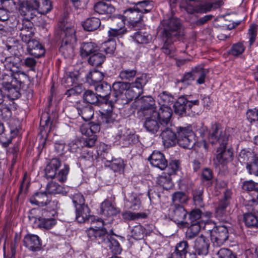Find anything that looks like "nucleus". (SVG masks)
Returning a JSON list of instances; mask_svg holds the SVG:
<instances>
[{
    "label": "nucleus",
    "instance_id": "7c9ffc66",
    "mask_svg": "<svg viewBox=\"0 0 258 258\" xmlns=\"http://www.w3.org/2000/svg\"><path fill=\"white\" fill-rule=\"evenodd\" d=\"M133 4L136 10L143 15L150 12L153 8V2L149 0L134 3Z\"/></svg>",
    "mask_w": 258,
    "mask_h": 258
},
{
    "label": "nucleus",
    "instance_id": "8fccbe9b",
    "mask_svg": "<svg viewBox=\"0 0 258 258\" xmlns=\"http://www.w3.org/2000/svg\"><path fill=\"white\" fill-rule=\"evenodd\" d=\"M14 72H9L8 73H4L1 78V84L4 88L12 86L15 81H18L16 77H13Z\"/></svg>",
    "mask_w": 258,
    "mask_h": 258
},
{
    "label": "nucleus",
    "instance_id": "bb28decb",
    "mask_svg": "<svg viewBox=\"0 0 258 258\" xmlns=\"http://www.w3.org/2000/svg\"><path fill=\"white\" fill-rule=\"evenodd\" d=\"M22 82L20 81H15L12 86L5 89L7 91L8 97L11 100H15L19 98L21 96L20 92V89L22 87Z\"/></svg>",
    "mask_w": 258,
    "mask_h": 258
},
{
    "label": "nucleus",
    "instance_id": "9d476101",
    "mask_svg": "<svg viewBox=\"0 0 258 258\" xmlns=\"http://www.w3.org/2000/svg\"><path fill=\"white\" fill-rule=\"evenodd\" d=\"M76 219L78 223H90L91 225L100 219L90 214V209L87 205L80 206L76 209Z\"/></svg>",
    "mask_w": 258,
    "mask_h": 258
},
{
    "label": "nucleus",
    "instance_id": "58836bf2",
    "mask_svg": "<svg viewBox=\"0 0 258 258\" xmlns=\"http://www.w3.org/2000/svg\"><path fill=\"white\" fill-rule=\"evenodd\" d=\"M134 136L133 134L128 133L125 128H122L118 130L116 138L120 143H122L124 145L126 146L131 143Z\"/></svg>",
    "mask_w": 258,
    "mask_h": 258
},
{
    "label": "nucleus",
    "instance_id": "de8ad7c7",
    "mask_svg": "<svg viewBox=\"0 0 258 258\" xmlns=\"http://www.w3.org/2000/svg\"><path fill=\"white\" fill-rule=\"evenodd\" d=\"M157 183L160 186H162L164 189L166 190L170 189L173 186V183L169 174L163 173L159 176L157 178Z\"/></svg>",
    "mask_w": 258,
    "mask_h": 258
},
{
    "label": "nucleus",
    "instance_id": "bf43d9fd",
    "mask_svg": "<svg viewBox=\"0 0 258 258\" xmlns=\"http://www.w3.org/2000/svg\"><path fill=\"white\" fill-rule=\"evenodd\" d=\"M200 229V226L198 222L193 223L188 228L186 232V237L190 239L194 238L198 234Z\"/></svg>",
    "mask_w": 258,
    "mask_h": 258
},
{
    "label": "nucleus",
    "instance_id": "cd10ccee",
    "mask_svg": "<svg viewBox=\"0 0 258 258\" xmlns=\"http://www.w3.org/2000/svg\"><path fill=\"white\" fill-rule=\"evenodd\" d=\"M79 73L77 72H67L62 79V84L66 87L77 84Z\"/></svg>",
    "mask_w": 258,
    "mask_h": 258
},
{
    "label": "nucleus",
    "instance_id": "6e6d98bb",
    "mask_svg": "<svg viewBox=\"0 0 258 258\" xmlns=\"http://www.w3.org/2000/svg\"><path fill=\"white\" fill-rule=\"evenodd\" d=\"M123 219L125 220H134L140 218H145L147 215L144 213H133L130 211H125L122 213Z\"/></svg>",
    "mask_w": 258,
    "mask_h": 258
},
{
    "label": "nucleus",
    "instance_id": "13d9d810",
    "mask_svg": "<svg viewBox=\"0 0 258 258\" xmlns=\"http://www.w3.org/2000/svg\"><path fill=\"white\" fill-rule=\"evenodd\" d=\"M189 245L187 242L183 240L177 243L174 251L185 258L186 254L187 253Z\"/></svg>",
    "mask_w": 258,
    "mask_h": 258
},
{
    "label": "nucleus",
    "instance_id": "2eb2a0df",
    "mask_svg": "<svg viewBox=\"0 0 258 258\" xmlns=\"http://www.w3.org/2000/svg\"><path fill=\"white\" fill-rule=\"evenodd\" d=\"M233 152L231 149H226V146H221L217 149L216 160L219 164L224 165L232 161Z\"/></svg>",
    "mask_w": 258,
    "mask_h": 258
},
{
    "label": "nucleus",
    "instance_id": "dca6fc26",
    "mask_svg": "<svg viewBox=\"0 0 258 258\" xmlns=\"http://www.w3.org/2000/svg\"><path fill=\"white\" fill-rule=\"evenodd\" d=\"M23 243L25 246L32 251L39 250L41 248L40 239L36 235H26L24 238Z\"/></svg>",
    "mask_w": 258,
    "mask_h": 258
},
{
    "label": "nucleus",
    "instance_id": "a878e982",
    "mask_svg": "<svg viewBox=\"0 0 258 258\" xmlns=\"http://www.w3.org/2000/svg\"><path fill=\"white\" fill-rule=\"evenodd\" d=\"M61 165L60 161L58 158L52 159L47 165L45 169L46 177L53 178L55 177L56 171Z\"/></svg>",
    "mask_w": 258,
    "mask_h": 258
},
{
    "label": "nucleus",
    "instance_id": "72a5a7b5",
    "mask_svg": "<svg viewBox=\"0 0 258 258\" xmlns=\"http://www.w3.org/2000/svg\"><path fill=\"white\" fill-rule=\"evenodd\" d=\"M142 104L141 109L143 111H148L150 114H152L153 110H155V101L151 96L143 97L141 99Z\"/></svg>",
    "mask_w": 258,
    "mask_h": 258
},
{
    "label": "nucleus",
    "instance_id": "39448f33",
    "mask_svg": "<svg viewBox=\"0 0 258 258\" xmlns=\"http://www.w3.org/2000/svg\"><path fill=\"white\" fill-rule=\"evenodd\" d=\"M98 226L94 224L91 225L87 230V235L90 240L98 244H106L107 240H108L109 235L106 230L103 228L104 221L101 219L97 220Z\"/></svg>",
    "mask_w": 258,
    "mask_h": 258
},
{
    "label": "nucleus",
    "instance_id": "9b49d317",
    "mask_svg": "<svg viewBox=\"0 0 258 258\" xmlns=\"http://www.w3.org/2000/svg\"><path fill=\"white\" fill-rule=\"evenodd\" d=\"M228 238L227 228L224 226H218L212 231L211 240L213 245L216 247L221 246Z\"/></svg>",
    "mask_w": 258,
    "mask_h": 258
},
{
    "label": "nucleus",
    "instance_id": "aec40b11",
    "mask_svg": "<svg viewBox=\"0 0 258 258\" xmlns=\"http://www.w3.org/2000/svg\"><path fill=\"white\" fill-rule=\"evenodd\" d=\"M187 215V212L184 208L181 206H175L169 214L171 220L177 223H183L185 222Z\"/></svg>",
    "mask_w": 258,
    "mask_h": 258
},
{
    "label": "nucleus",
    "instance_id": "c9c22d12",
    "mask_svg": "<svg viewBox=\"0 0 258 258\" xmlns=\"http://www.w3.org/2000/svg\"><path fill=\"white\" fill-rule=\"evenodd\" d=\"M62 40H66L67 41H72V42H76L77 39L75 35L76 31L74 27L70 25H68L62 28Z\"/></svg>",
    "mask_w": 258,
    "mask_h": 258
},
{
    "label": "nucleus",
    "instance_id": "49530a36",
    "mask_svg": "<svg viewBox=\"0 0 258 258\" xmlns=\"http://www.w3.org/2000/svg\"><path fill=\"white\" fill-rule=\"evenodd\" d=\"M163 38L164 41V44L162 47L163 52L166 55H169L170 57L173 56L175 48L173 43L177 39L172 38L167 39V38Z\"/></svg>",
    "mask_w": 258,
    "mask_h": 258
},
{
    "label": "nucleus",
    "instance_id": "0eeeda50",
    "mask_svg": "<svg viewBox=\"0 0 258 258\" xmlns=\"http://www.w3.org/2000/svg\"><path fill=\"white\" fill-rule=\"evenodd\" d=\"M177 143L185 149H191L195 144L194 133L190 126L179 127L177 129Z\"/></svg>",
    "mask_w": 258,
    "mask_h": 258
},
{
    "label": "nucleus",
    "instance_id": "e2e57ef3",
    "mask_svg": "<svg viewBox=\"0 0 258 258\" xmlns=\"http://www.w3.org/2000/svg\"><path fill=\"white\" fill-rule=\"evenodd\" d=\"M110 168L114 172H120L123 170L124 163L123 161L120 159H115L111 161L108 165Z\"/></svg>",
    "mask_w": 258,
    "mask_h": 258
},
{
    "label": "nucleus",
    "instance_id": "a18cd8bd",
    "mask_svg": "<svg viewBox=\"0 0 258 258\" xmlns=\"http://www.w3.org/2000/svg\"><path fill=\"white\" fill-rule=\"evenodd\" d=\"M5 68L9 72H17L19 63L16 62V57L15 56H9L2 60Z\"/></svg>",
    "mask_w": 258,
    "mask_h": 258
},
{
    "label": "nucleus",
    "instance_id": "0e129e2a",
    "mask_svg": "<svg viewBox=\"0 0 258 258\" xmlns=\"http://www.w3.org/2000/svg\"><path fill=\"white\" fill-rule=\"evenodd\" d=\"M218 258H236V255L228 248H220L216 253Z\"/></svg>",
    "mask_w": 258,
    "mask_h": 258
},
{
    "label": "nucleus",
    "instance_id": "c03bdc74",
    "mask_svg": "<svg viewBox=\"0 0 258 258\" xmlns=\"http://www.w3.org/2000/svg\"><path fill=\"white\" fill-rule=\"evenodd\" d=\"M78 113L84 120H89L94 115V110L91 105L87 104L78 108Z\"/></svg>",
    "mask_w": 258,
    "mask_h": 258
},
{
    "label": "nucleus",
    "instance_id": "052dcab7",
    "mask_svg": "<svg viewBox=\"0 0 258 258\" xmlns=\"http://www.w3.org/2000/svg\"><path fill=\"white\" fill-rule=\"evenodd\" d=\"M187 199V196L183 192H176L172 196V201L175 205L185 203Z\"/></svg>",
    "mask_w": 258,
    "mask_h": 258
},
{
    "label": "nucleus",
    "instance_id": "37998d69",
    "mask_svg": "<svg viewBox=\"0 0 258 258\" xmlns=\"http://www.w3.org/2000/svg\"><path fill=\"white\" fill-rule=\"evenodd\" d=\"M101 25L99 19L92 17L87 19L83 24L84 29L88 31H92L96 30Z\"/></svg>",
    "mask_w": 258,
    "mask_h": 258
},
{
    "label": "nucleus",
    "instance_id": "20e7f679",
    "mask_svg": "<svg viewBox=\"0 0 258 258\" xmlns=\"http://www.w3.org/2000/svg\"><path fill=\"white\" fill-rule=\"evenodd\" d=\"M163 26V38L178 39L183 35L180 22L176 17L164 20Z\"/></svg>",
    "mask_w": 258,
    "mask_h": 258
},
{
    "label": "nucleus",
    "instance_id": "c85d7f7f",
    "mask_svg": "<svg viewBox=\"0 0 258 258\" xmlns=\"http://www.w3.org/2000/svg\"><path fill=\"white\" fill-rule=\"evenodd\" d=\"M150 115V117L146 118L144 123V126L148 132L152 134H155L160 127L158 122L159 121L157 117H152V113Z\"/></svg>",
    "mask_w": 258,
    "mask_h": 258
},
{
    "label": "nucleus",
    "instance_id": "603ef678",
    "mask_svg": "<svg viewBox=\"0 0 258 258\" xmlns=\"http://www.w3.org/2000/svg\"><path fill=\"white\" fill-rule=\"evenodd\" d=\"M40 217L38 219V226L46 229L53 227L56 223V220L53 218Z\"/></svg>",
    "mask_w": 258,
    "mask_h": 258
},
{
    "label": "nucleus",
    "instance_id": "f03ea898",
    "mask_svg": "<svg viewBox=\"0 0 258 258\" xmlns=\"http://www.w3.org/2000/svg\"><path fill=\"white\" fill-rule=\"evenodd\" d=\"M30 202L39 207H45L42 210V216H54L57 209L58 203L57 201H51L45 191L36 192L30 198Z\"/></svg>",
    "mask_w": 258,
    "mask_h": 258
},
{
    "label": "nucleus",
    "instance_id": "f3484780",
    "mask_svg": "<svg viewBox=\"0 0 258 258\" xmlns=\"http://www.w3.org/2000/svg\"><path fill=\"white\" fill-rule=\"evenodd\" d=\"M209 240L203 235L197 238L195 242L194 249L199 255H206L208 253L209 247Z\"/></svg>",
    "mask_w": 258,
    "mask_h": 258
},
{
    "label": "nucleus",
    "instance_id": "338daca9",
    "mask_svg": "<svg viewBox=\"0 0 258 258\" xmlns=\"http://www.w3.org/2000/svg\"><path fill=\"white\" fill-rule=\"evenodd\" d=\"M245 50V47L242 43L238 42L232 45L229 53L234 56L241 54Z\"/></svg>",
    "mask_w": 258,
    "mask_h": 258
},
{
    "label": "nucleus",
    "instance_id": "6e6552de",
    "mask_svg": "<svg viewBox=\"0 0 258 258\" xmlns=\"http://www.w3.org/2000/svg\"><path fill=\"white\" fill-rule=\"evenodd\" d=\"M123 16L125 21L128 23V27L131 29L140 30L144 27L143 17L144 15L140 13L134 7L123 11Z\"/></svg>",
    "mask_w": 258,
    "mask_h": 258
},
{
    "label": "nucleus",
    "instance_id": "4d7b16f0",
    "mask_svg": "<svg viewBox=\"0 0 258 258\" xmlns=\"http://www.w3.org/2000/svg\"><path fill=\"white\" fill-rule=\"evenodd\" d=\"M229 204V202L226 198L221 200L219 203L218 207L216 209V215L217 217L222 218L225 214L226 208Z\"/></svg>",
    "mask_w": 258,
    "mask_h": 258
},
{
    "label": "nucleus",
    "instance_id": "f8f14e48",
    "mask_svg": "<svg viewBox=\"0 0 258 258\" xmlns=\"http://www.w3.org/2000/svg\"><path fill=\"white\" fill-rule=\"evenodd\" d=\"M96 94L99 99H102L104 102L110 106V101L112 99V94H110L111 88L109 84L106 82H102L95 86Z\"/></svg>",
    "mask_w": 258,
    "mask_h": 258
},
{
    "label": "nucleus",
    "instance_id": "09e8293b",
    "mask_svg": "<svg viewBox=\"0 0 258 258\" xmlns=\"http://www.w3.org/2000/svg\"><path fill=\"white\" fill-rule=\"evenodd\" d=\"M208 71L201 67L196 68L192 70V74L194 80H196L199 84H202L205 82V79Z\"/></svg>",
    "mask_w": 258,
    "mask_h": 258
},
{
    "label": "nucleus",
    "instance_id": "1a4fd4ad",
    "mask_svg": "<svg viewBox=\"0 0 258 258\" xmlns=\"http://www.w3.org/2000/svg\"><path fill=\"white\" fill-rule=\"evenodd\" d=\"M112 28L108 30L109 37H121L126 32L125 27V19L121 15L113 16L111 18Z\"/></svg>",
    "mask_w": 258,
    "mask_h": 258
},
{
    "label": "nucleus",
    "instance_id": "7ed1b4c3",
    "mask_svg": "<svg viewBox=\"0 0 258 258\" xmlns=\"http://www.w3.org/2000/svg\"><path fill=\"white\" fill-rule=\"evenodd\" d=\"M180 3V7L184 9L187 13L193 14L195 13H205L211 11L212 9L219 8L222 4L221 1H216L211 3H208L204 5L197 4L192 5L189 2L199 0H182Z\"/></svg>",
    "mask_w": 258,
    "mask_h": 258
},
{
    "label": "nucleus",
    "instance_id": "4be33fe9",
    "mask_svg": "<svg viewBox=\"0 0 258 258\" xmlns=\"http://www.w3.org/2000/svg\"><path fill=\"white\" fill-rule=\"evenodd\" d=\"M26 43L27 44L28 51L31 55L36 57H40L44 55V48L38 41L31 39Z\"/></svg>",
    "mask_w": 258,
    "mask_h": 258
},
{
    "label": "nucleus",
    "instance_id": "a211bd4d",
    "mask_svg": "<svg viewBox=\"0 0 258 258\" xmlns=\"http://www.w3.org/2000/svg\"><path fill=\"white\" fill-rule=\"evenodd\" d=\"M160 136L164 146L167 148L173 146L177 143V136L169 128L163 130Z\"/></svg>",
    "mask_w": 258,
    "mask_h": 258
},
{
    "label": "nucleus",
    "instance_id": "3c124183",
    "mask_svg": "<svg viewBox=\"0 0 258 258\" xmlns=\"http://www.w3.org/2000/svg\"><path fill=\"white\" fill-rule=\"evenodd\" d=\"M105 245L108 247L114 254H120L121 252L122 248L119 242L112 236L109 237Z\"/></svg>",
    "mask_w": 258,
    "mask_h": 258
},
{
    "label": "nucleus",
    "instance_id": "f257e3e1",
    "mask_svg": "<svg viewBox=\"0 0 258 258\" xmlns=\"http://www.w3.org/2000/svg\"><path fill=\"white\" fill-rule=\"evenodd\" d=\"M148 80L145 74L138 77L135 81L132 83L115 82L112 85L114 93L112 94V99L110 101L111 108L117 100L119 95L125 91V95L128 100L139 97L143 92V87L147 84Z\"/></svg>",
    "mask_w": 258,
    "mask_h": 258
},
{
    "label": "nucleus",
    "instance_id": "5701e85b",
    "mask_svg": "<svg viewBox=\"0 0 258 258\" xmlns=\"http://www.w3.org/2000/svg\"><path fill=\"white\" fill-rule=\"evenodd\" d=\"M100 208L102 215L111 218L109 222L112 221V216L116 215L119 212V210L107 200H105L101 203Z\"/></svg>",
    "mask_w": 258,
    "mask_h": 258
},
{
    "label": "nucleus",
    "instance_id": "c756f323",
    "mask_svg": "<svg viewBox=\"0 0 258 258\" xmlns=\"http://www.w3.org/2000/svg\"><path fill=\"white\" fill-rule=\"evenodd\" d=\"M174 111L176 114L182 115L188 109L185 96L179 97L174 104Z\"/></svg>",
    "mask_w": 258,
    "mask_h": 258
},
{
    "label": "nucleus",
    "instance_id": "69168bd1",
    "mask_svg": "<svg viewBox=\"0 0 258 258\" xmlns=\"http://www.w3.org/2000/svg\"><path fill=\"white\" fill-rule=\"evenodd\" d=\"M116 48V43L114 40L110 39L104 42L102 44V49L106 53L112 54Z\"/></svg>",
    "mask_w": 258,
    "mask_h": 258
},
{
    "label": "nucleus",
    "instance_id": "6ab92c4d",
    "mask_svg": "<svg viewBox=\"0 0 258 258\" xmlns=\"http://www.w3.org/2000/svg\"><path fill=\"white\" fill-rule=\"evenodd\" d=\"M124 206L131 210H138L141 207L140 199L135 193L128 194L125 197Z\"/></svg>",
    "mask_w": 258,
    "mask_h": 258
},
{
    "label": "nucleus",
    "instance_id": "b1692460",
    "mask_svg": "<svg viewBox=\"0 0 258 258\" xmlns=\"http://www.w3.org/2000/svg\"><path fill=\"white\" fill-rule=\"evenodd\" d=\"M94 10L100 15L109 16L115 12V8L110 4L99 2L94 5Z\"/></svg>",
    "mask_w": 258,
    "mask_h": 258
},
{
    "label": "nucleus",
    "instance_id": "f704fd0d",
    "mask_svg": "<svg viewBox=\"0 0 258 258\" xmlns=\"http://www.w3.org/2000/svg\"><path fill=\"white\" fill-rule=\"evenodd\" d=\"M17 3L20 6V12L22 15L26 17V19L32 18L33 17V9L28 4V0H17Z\"/></svg>",
    "mask_w": 258,
    "mask_h": 258
},
{
    "label": "nucleus",
    "instance_id": "864d4df0",
    "mask_svg": "<svg viewBox=\"0 0 258 258\" xmlns=\"http://www.w3.org/2000/svg\"><path fill=\"white\" fill-rule=\"evenodd\" d=\"M140 30H135L137 31L134 35L131 37L138 43L143 44L147 43L150 40L149 36L147 33L143 32Z\"/></svg>",
    "mask_w": 258,
    "mask_h": 258
},
{
    "label": "nucleus",
    "instance_id": "412c9836",
    "mask_svg": "<svg viewBox=\"0 0 258 258\" xmlns=\"http://www.w3.org/2000/svg\"><path fill=\"white\" fill-rule=\"evenodd\" d=\"M98 50V46L92 42H83L80 47V55L83 58L89 57L93 53Z\"/></svg>",
    "mask_w": 258,
    "mask_h": 258
},
{
    "label": "nucleus",
    "instance_id": "680f3d73",
    "mask_svg": "<svg viewBox=\"0 0 258 258\" xmlns=\"http://www.w3.org/2000/svg\"><path fill=\"white\" fill-rule=\"evenodd\" d=\"M145 229L143 227L139 224L135 226L131 230L132 236L136 239H141L143 238Z\"/></svg>",
    "mask_w": 258,
    "mask_h": 258
},
{
    "label": "nucleus",
    "instance_id": "423d86ee",
    "mask_svg": "<svg viewBox=\"0 0 258 258\" xmlns=\"http://www.w3.org/2000/svg\"><path fill=\"white\" fill-rule=\"evenodd\" d=\"M229 135L225 130H223L219 124H214L209 132L208 140L209 142L215 145L217 143L219 146H227Z\"/></svg>",
    "mask_w": 258,
    "mask_h": 258
},
{
    "label": "nucleus",
    "instance_id": "4468645a",
    "mask_svg": "<svg viewBox=\"0 0 258 258\" xmlns=\"http://www.w3.org/2000/svg\"><path fill=\"white\" fill-rule=\"evenodd\" d=\"M151 164L163 170L168 166V162L164 155L159 151H154L148 158Z\"/></svg>",
    "mask_w": 258,
    "mask_h": 258
},
{
    "label": "nucleus",
    "instance_id": "ddd939ff",
    "mask_svg": "<svg viewBox=\"0 0 258 258\" xmlns=\"http://www.w3.org/2000/svg\"><path fill=\"white\" fill-rule=\"evenodd\" d=\"M172 114V110L168 106L162 105L160 106L158 111L153 110L152 117H157L160 123L162 125L167 124L171 119Z\"/></svg>",
    "mask_w": 258,
    "mask_h": 258
},
{
    "label": "nucleus",
    "instance_id": "5fc2aeb1",
    "mask_svg": "<svg viewBox=\"0 0 258 258\" xmlns=\"http://www.w3.org/2000/svg\"><path fill=\"white\" fill-rule=\"evenodd\" d=\"M83 98L85 101L89 104H95L100 100L97 94L91 90H87L84 92Z\"/></svg>",
    "mask_w": 258,
    "mask_h": 258
},
{
    "label": "nucleus",
    "instance_id": "4c0bfd02",
    "mask_svg": "<svg viewBox=\"0 0 258 258\" xmlns=\"http://www.w3.org/2000/svg\"><path fill=\"white\" fill-rule=\"evenodd\" d=\"M32 6L33 12L37 9H39L42 14H46L51 10V3L49 0H34Z\"/></svg>",
    "mask_w": 258,
    "mask_h": 258
},
{
    "label": "nucleus",
    "instance_id": "393cba45",
    "mask_svg": "<svg viewBox=\"0 0 258 258\" xmlns=\"http://www.w3.org/2000/svg\"><path fill=\"white\" fill-rule=\"evenodd\" d=\"M117 114L111 110H107L105 112L101 113L98 117V121L101 124L106 127L111 125L116 121Z\"/></svg>",
    "mask_w": 258,
    "mask_h": 258
},
{
    "label": "nucleus",
    "instance_id": "79ce46f5",
    "mask_svg": "<svg viewBox=\"0 0 258 258\" xmlns=\"http://www.w3.org/2000/svg\"><path fill=\"white\" fill-rule=\"evenodd\" d=\"M243 221L247 228L251 229L258 228V218L251 213H247L243 215Z\"/></svg>",
    "mask_w": 258,
    "mask_h": 258
},
{
    "label": "nucleus",
    "instance_id": "ea45409f",
    "mask_svg": "<svg viewBox=\"0 0 258 258\" xmlns=\"http://www.w3.org/2000/svg\"><path fill=\"white\" fill-rule=\"evenodd\" d=\"M76 42L62 40L60 51H61L66 57H70L74 54V47Z\"/></svg>",
    "mask_w": 258,
    "mask_h": 258
},
{
    "label": "nucleus",
    "instance_id": "2f4dec72",
    "mask_svg": "<svg viewBox=\"0 0 258 258\" xmlns=\"http://www.w3.org/2000/svg\"><path fill=\"white\" fill-rule=\"evenodd\" d=\"M28 23L26 26L23 25L20 29V36L22 40L25 43L32 39L34 34V30L32 27V24L29 22Z\"/></svg>",
    "mask_w": 258,
    "mask_h": 258
},
{
    "label": "nucleus",
    "instance_id": "a19ab883",
    "mask_svg": "<svg viewBox=\"0 0 258 258\" xmlns=\"http://www.w3.org/2000/svg\"><path fill=\"white\" fill-rule=\"evenodd\" d=\"M105 58V55L100 52L99 50L88 57V62L91 66L98 67L104 61Z\"/></svg>",
    "mask_w": 258,
    "mask_h": 258
},
{
    "label": "nucleus",
    "instance_id": "473e14b6",
    "mask_svg": "<svg viewBox=\"0 0 258 258\" xmlns=\"http://www.w3.org/2000/svg\"><path fill=\"white\" fill-rule=\"evenodd\" d=\"M204 187L200 186L194 189L192 191L193 202L196 206L202 207L204 205Z\"/></svg>",
    "mask_w": 258,
    "mask_h": 258
},
{
    "label": "nucleus",
    "instance_id": "e433bc0d",
    "mask_svg": "<svg viewBox=\"0 0 258 258\" xmlns=\"http://www.w3.org/2000/svg\"><path fill=\"white\" fill-rule=\"evenodd\" d=\"M141 75L138 76L136 68L132 69L126 68L122 69L120 71L119 77L122 80L130 81L133 80L135 77L136 78L138 77H140Z\"/></svg>",
    "mask_w": 258,
    "mask_h": 258
},
{
    "label": "nucleus",
    "instance_id": "774afa93",
    "mask_svg": "<svg viewBox=\"0 0 258 258\" xmlns=\"http://www.w3.org/2000/svg\"><path fill=\"white\" fill-rule=\"evenodd\" d=\"M46 190L49 194H56L61 191V187L58 183L52 181L47 184Z\"/></svg>",
    "mask_w": 258,
    "mask_h": 258
}]
</instances>
